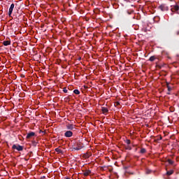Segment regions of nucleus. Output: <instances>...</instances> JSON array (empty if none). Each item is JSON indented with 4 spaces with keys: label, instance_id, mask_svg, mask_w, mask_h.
Instances as JSON below:
<instances>
[{
    "label": "nucleus",
    "instance_id": "obj_32",
    "mask_svg": "<svg viewBox=\"0 0 179 179\" xmlns=\"http://www.w3.org/2000/svg\"><path fill=\"white\" fill-rule=\"evenodd\" d=\"M124 1H129V0H124Z\"/></svg>",
    "mask_w": 179,
    "mask_h": 179
},
{
    "label": "nucleus",
    "instance_id": "obj_16",
    "mask_svg": "<svg viewBox=\"0 0 179 179\" xmlns=\"http://www.w3.org/2000/svg\"><path fill=\"white\" fill-rule=\"evenodd\" d=\"M55 152H57V153H62V150L59 148H55Z\"/></svg>",
    "mask_w": 179,
    "mask_h": 179
},
{
    "label": "nucleus",
    "instance_id": "obj_21",
    "mask_svg": "<svg viewBox=\"0 0 179 179\" xmlns=\"http://www.w3.org/2000/svg\"><path fill=\"white\" fill-rule=\"evenodd\" d=\"M126 143L128 145H131V140H126Z\"/></svg>",
    "mask_w": 179,
    "mask_h": 179
},
{
    "label": "nucleus",
    "instance_id": "obj_31",
    "mask_svg": "<svg viewBox=\"0 0 179 179\" xmlns=\"http://www.w3.org/2000/svg\"><path fill=\"white\" fill-rule=\"evenodd\" d=\"M80 59H82V58L80 57V58H79V60H80Z\"/></svg>",
    "mask_w": 179,
    "mask_h": 179
},
{
    "label": "nucleus",
    "instance_id": "obj_10",
    "mask_svg": "<svg viewBox=\"0 0 179 179\" xmlns=\"http://www.w3.org/2000/svg\"><path fill=\"white\" fill-rule=\"evenodd\" d=\"M101 111L106 115V114L108 113V108L106 107H101Z\"/></svg>",
    "mask_w": 179,
    "mask_h": 179
},
{
    "label": "nucleus",
    "instance_id": "obj_25",
    "mask_svg": "<svg viewBox=\"0 0 179 179\" xmlns=\"http://www.w3.org/2000/svg\"><path fill=\"white\" fill-rule=\"evenodd\" d=\"M168 91H169V92H171V87H170L168 86Z\"/></svg>",
    "mask_w": 179,
    "mask_h": 179
},
{
    "label": "nucleus",
    "instance_id": "obj_14",
    "mask_svg": "<svg viewBox=\"0 0 179 179\" xmlns=\"http://www.w3.org/2000/svg\"><path fill=\"white\" fill-rule=\"evenodd\" d=\"M145 152H146V149L145 148H141L140 150V153H141V155L145 154Z\"/></svg>",
    "mask_w": 179,
    "mask_h": 179
},
{
    "label": "nucleus",
    "instance_id": "obj_22",
    "mask_svg": "<svg viewBox=\"0 0 179 179\" xmlns=\"http://www.w3.org/2000/svg\"><path fill=\"white\" fill-rule=\"evenodd\" d=\"M118 106H120V102L117 101L115 103V107H118Z\"/></svg>",
    "mask_w": 179,
    "mask_h": 179
},
{
    "label": "nucleus",
    "instance_id": "obj_3",
    "mask_svg": "<svg viewBox=\"0 0 179 179\" xmlns=\"http://www.w3.org/2000/svg\"><path fill=\"white\" fill-rule=\"evenodd\" d=\"M12 149H15L18 152H22V150H23V146H22L19 144H17V145L14 144L12 147Z\"/></svg>",
    "mask_w": 179,
    "mask_h": 179
},
{
    "label": "nucleus",
    "instance_id": "obj_24",
    "mask_svg": "<svg viewBox=\"0 0 179 179\" xmlns=\"http://www.w3.org/2000/svg\"><path fill=\"white\" fill-rule=\"evenodd\" d=\"M63 92L64 93H68V90H66V88H64Z\"/></svg>",
    "mask_w": 179,
    "mask_h": 179
},
{
    "label": "nucleus",
    "instance_id": "obj_17",
    "mask_svg": "<svg viewBox=\"0 0 179 179\" xmlns=\"http://www.w3.org/2000/svg\"><path fill=\"white\" fill-rule=\"evenodd\" d=\"M125 149H126V150H132V148H131V146H129V145L126 146Z\"/></svg>",
    "mask_w": 179,
    "mask_h": 179
},
{
    "label": "nucleus",
    "instance_id": "obj_28",
    "mask_svg": "<svg viewBox=\"0 0 179 179\" xmlns=\"http://www.w3.org/2000/svg\"><path fill=\"white\" fill-rule=\"evenodd\" d=\"M66 179H71V178H69V177H67V178H66Z\"/></svg>",
    "mask_w": 179,
    "mask_h": 179
},
{
    "label": "nucleus",
    "instance_id": "obj_9",
    "mask_svg": "<svg viewBox=\"0 0 179 179\" xmlns=\"http://www.w3.org/2000/svg\"><path fill=\"white\" fill-rule=\"evenodd\" d=\"M90 156H92V152H87V153H85L83 155V157L84 159H89V157H90Z\"/></svg>",
    "mask_w": 179,
    "mask_h": 179
},
{
    "label": "nucleus",
    "instance_id": "obj_30",
    "mask_svg": "<svg viewBox=\"0 0 179 179\" xmlns=\"http://www.w3.org/2000/svg\"><path fill=\"white\" fill-rule=\"evenodd\" d=\"M41 132H44V131H43L41 130V131H40V133L41 134Z\"/></svg>",
    "mask_w": 179,
    "mask_h": 179
},
{
    "label": "nucleus",
    "instance_id": "obj_33",
    "mask_svg": "<svg viewBox=\"0 0 179 179\" xmlns=\"http://www.w3.org/2000/svg\"><path fill=\"white\" fill-rule=\"evenodd\" d=\"M168 94H170V93L169 92Z\"/></svg>",
    "mask_w": 179,
    "mask_h": 179
},
{
    "label": "nucleus",
    "instance_id": "obj_26",
    "mask_svg": "<svg viewBox=\"0 0 179 179\" xmlns=\"http://www.w3.org/2000/svg\"><path fill=\"white\" fill-rule=\"evenodd\" d=\"M176 34H177V36H178L179 31H176Z\"/></svg>",
    "mask_w": 179,
    "mask_h": 179
},
{
    "label": "nucleus",
    "instance_id": "obj_18",
    "mask_svg": "<svg viewBox=\"0 0 179 179\" xmlns=\"http://www.w3.org/2000/svg\"><path fill=\"white\" fill-rule=\"evenodd\" d=\"M173 171H169L166 172V175L167 176H171V174H173Z\"/></svg>",
    "mask_w": 179,
    "mask_h": 179
},
{
    "label": "nucleus",
    "instance_id": "obj_8",
    "mask_svg": "<svg viewBox=\"0 0 179 179\" xmlns=\"http://www.w3.org/2000/svg\"><path fill=\"white\" fill-rule=\"evenodd\" d=\"M77 146L80 149H83V148H85V145L83 144L82 142H80V141L77 142Z\"/></svg>",
    "mask_w": 179,
    "mask_h": 179
},
{
    "label": "nucleus",
    "instance_id": "obj_23",
    "mask_svg": "<svg viewBox=\"0 0 179 179\" xmlns=\"http://www.w3.org/2000/svg\"><path fill=\"white\" fill-rule=\"evenodd\" d=\"M73 150H80V148L77 146V147L73 148Z\"/></svg>",
    "mask_w": 179,
    "mask_h": 179
},
{
    "label": "nucleus",
    "instance_id": "obj_27",
    "mask_svg": "<svg viewBox=\"0 0 179 179\" xmlns=\"http://www.w3.org/2000/svg\"><path fill=\"white\" fill-rule=\"evenodd\" d=\"M128 15H131V13L129 11H127Z\"/></svg>",
    "mask_w": 179,
    "mask_h": 179
},
{
    "label": "nucleus",
    "instance_id": "obj_6",
    "mask_svg": "<svg viewBox=\"0 0 179 179\" xmlns=\"http://www.w3.org/2000/svg\"><path fill=\"white\" fill-rule=\"evenodd\" d=\"M73 135V133L72 132V131H67L64 133V136H66V138H71L72 137Z\"/></svg>",
    "mask_w": 179,
    "mask_h": 179
},
{
    "label": "nucleus",
    "instance_id": "obj_11",
    "mask_svg": "<svg viewBox=\"0 0 179 179\" xmlns=\"http://www.w3.org/2000/svg\"><path fill=\"white\" fill-rule=\"evenodd\" d=\"M90 173H92V171L87 169L84 172V176H85V177H87V176H89V174H90Z\"/></svg>",
    "mask_w": 179,
    "mask_h": 179
},
{
    "label": "nucleus",
    "instance_id": "obj_29",
    "mask_svg": "<svg viewBox=\"0 0 179 179\" xmlns=\"http://www.w3.org/2000/svg\"><path fill=\"white\" fill-rule=\"evenodd\" d=\"M148 174H149L150 173V171H147Z\"/></svg>",
    "mask_w": 179,
    "mask_h": 179
},
{
    "label": "nucleus",
    "instance_id": "obj_5",
    "mask_svg": "<svg viewBox=\"0 0 179 179\" xmlns=\"http://www.w3.org/2000/svg\"><path fill=\"white\" fill-rule=\"evenodd\" d=\"M34 136H36V133L34 131H31L27 134L26 138L27 139H31V138H33Z\"/></svg>",
    "mask_w": 179,
    "mask_h": 179
},
{
    "label": "nucleus",
    "instance_id": "obj_19",
    "mask_svg": "<svg viewBox=\"0 0 179 179\" xmlns=\"http://www.w3.org/2000/svg\"><path fill=\"white\" fill-rule=\"evenodd\" d=\"M168 163L169 164H173L174 162L173 160H171V159H168Z\"/></svg>",
    "mask_w": 179,
    "mask_h": 179
},
{
    "label": "nucleus",
    "instance_id": "obj_20",
    "mask_svg": "<svg viewBox=\"0 0 179 179\" xmlns=\"http://www.w3.org/2000/svg\"><path fill=\"white\" fill-rule=\"evenodd\" d=\"M33 146H37V142L36 141H32Z\"/></svg>",
    "mask_w": 179,
    "mask_h": 179
},
{
    "label": "nucleus",
    "instance_id": "obj_12",
    "mask_svg": "<svg viewBox=\"0 0 179 179\" xmlns=\"http://www.w3.org/2000/svg\"><path fill=\"white\" fill-rule=\"evenodd\" d=\"M3 45L6 46V45H10V41H4L3 42Z\"/></svg>",
    "mask_w": 179,
    "mask_h": 179
},
{
    "label": "nucleus",
    "instance_id": "obj_1",
    "mask_svg": "<svg viewBox=\"0 0 179 179\" xmlns=\"http://www.w3.org/2000/svg\"><path fill=\"white\" fill-rule=\"evenodd\" d=\"M66 129H69V131H76V126L73 124H69L68 123L66 125Z\"/></svg>",
    "mask_w": 179,
    "mask_h": 179
},
{
    "label": "nucleus",
    "instance_id": "obj_7",
    "mask_svg": "<svg viewBox=\"0 0 179 179\" xmlns=\"http://www.w3.org/2000/svg\"><path fill=\"white\" fill-rule=\"evenodd\" d=\"M179 10V6L177 4L172 6V8H171V12H177V10Z\"/></svg>",
    "mask_w": 179,
    "mask_h": 179
},
{
    "label": "nucleus",
    "instance_id": "obj_4",
    "mask_svg": "<svg viewBox=\"0 0 179 179\" xmlns=\"http://www.w3.org/2000/svg\"><path fill=\"white\" fill-rule=\"evenodd\" d=\"M13 9H15V4L12 3L9 8L8 10V16L9 17H12V13L13 12Z\"/></svg>",
    "mask_w": 179,
    "mask_h": 179
},
{
    "label": "nucleus",
    "instance_id": "obj_15",
    "mask_svg": "<svg viewBox=\"0 0 179 179\" xmlns=\"http://www.w3.org/2000/svg\"><path fill=\"white\" fill-rule=\"evenodd\" d=\"M73 93L75 94H80V92L79 91V90H74Z\"/></svg>",
    "mask_w": 179,
    "mask_h": 179
},
{
    "label": "nucleus",
    "instance_id": "obj_13",
    "mask_svg": "<svg viewBox=\"0 0 179 179\" xmlns=\"http://www.w3.org/2000/svg\"><path fill=\"white\" fill-rule=\"evenodd\" d=\"M155 59H156V57L155 56H151L149 59V61H150L151 62H153V61H155Z\"/></svg>",
    "mask_w": 179,
    "mask_h": 179
},
{
    "label": "nucleus",
    "instance_id": "obj_2",
    "mask_svg": "<svg viewBox=\"0 0 179 179\" xmlns=\"http://www.w3.org/2000/svg\"><path fill=\"white\" fill-rule=\"evenodd\" d=\"M159 9H160V10H162V12H166L169 10V6H167V4H161L159 6Z\"/></svg>",
    "mask_w": 179,
    "mask_h": 179
}]
</instances>
